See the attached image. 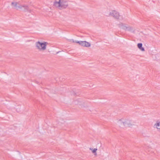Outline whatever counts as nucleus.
I'll return each instance as SVG.
<instances>
[{"mask_svg": "<svg viewBox=\"0 0 160 160\" xmlns=\"http://www.w3.org/2000/svg\"><path fill=\"white\" fill-rule=\"evenodd\" d=\"M48 43L46 42H37L35 43V47L37 49L40 51H43L46 49Z\"/></svg>", "mask_w": 160, "mask_h": 160, "instance_id": "nucleus-3", "label": "nucleus"}, {"mask_svg": "<svg viewBox=\"0 0 160 160\" xmlns=\"http://www.w3.org/2000/svg\"><path fill=\"white\" fill-rule=\"evenodd\" d=\"M106 15L107 16H111L116 19H118L120 16L119 13L115 10L112 11L109 13L106 14Z\"/></svg>", "mask_w": 160, "mask_h": 160, "instance_id": "nucleus-5", "label": "nucleus"}, {"mask_svg": "<svg viewBox=\"0 0 160 160\" xmlns=\"http://www.w3.org/2000/svg\"><path fill=\"white\" fill-rule=\"evenodd\" d=\"M118 26L120 29L126 31L132 32H134L135 31V28L125 23H120L118 24Z\"/></svg>", "mask_w": 160, "mask_h": 160, "instance_id": "nucleus-4", "label": "nucleus"}, {"mask_svg": "<svg viewBox=\"0 0 160 160\" xmlns=\"http://www.w3.org/2000/svg\"><path fill=\"white\" fill-rule=\"evenodd\" d=\"M54 5L60 9L65 8L68 6V2L64 0H59L58 1H55Z\"/></svg>", "mask_w": 160, "mask_h": 160, "instance_id": "nucleus-2", "label": "nucleus"}, {"mask_svg": "<svg viewBox=\"0 0 160 160\" xmlns=\"http://www.w3.org/2000/svg\"><path fill=\"white\" fill-rule=\"evenodd\" d=\"M11 5L12 7L18 10L19 9V3L16 2H12L11 3Z\"/></svg>", "mask_w": 160, "mask_h": 160, "instance_id": "nucleus-7", "label": "nucleus"}, {"mask_svg": "<svg viewBox=\"0 0 160 160\" xmlns=\"http://www.w3.org/2000/svg\"><path fill=\"white\" fill-rule=\"evenodd\" d=\"M75 41H74L73 40H71V42H72L76 43V42H75Z\"/></svg>", "mask_w": 160, "mask_h": 160, "instance_id": "nucleus-11", "label": "nucleus"}, {"mask_svg": "<svg viewBox=\"0 0 160 160\" xmlns=\"http://www.w3.org/2000/svg\"><path fill=\"white\" fill-rule=\"evenodd\" d=\"M90 149L91 150H92V152L93 153H96V151L97 150V148H94V149H92V148H90Z\"/></svg>", "mask_w": 160, "mask_h": 160, "instance_id": "nucleus-10", "label": "nucleus"}, {"mask_svg": "<svg viewBox=\"0 0 160 160\" xmlns=\"http://www.w3.org/2000/svg\"><path fill=\"white\" fill-rule=\"evenodd\" d=\"M75 42L84 47H89L91 46V44L89 42L85 41H75Z\"/></svg>", "mask_w": 160, "mask_h": 160, "instance_id": "nucleus-6", "label": "nucleus"}, {"mask_svg": "<svg viewBox=\"0 0 160 160\" xmlns=\"http://www.w3.org/2000/svg\"><path fill=\"white\" fill-rule=\"evenodd\" d=\"M117 123L119 126L122 128L127 126L130 127L134 124L132 120L126 118H122L119 120Z\"/></svg>", "mask_w": 160, "mask_h": 160, "instance_id": "nucleus-1", "label": "nucleus"}, {"mask_svg": "<svg viewBox=\"0 0 160 160\" xmlns=\"http://www.w3.org/2000/svg\"><path fill=\"white\" fill-rule=\"evenodd\" d=\"M138 48L142 51H145L144 49L142 47V44L141 43H139L138 44Z\"/></svg>", "mask_w": 160, "mask_h": 160, "instance_id": "nucleus-9", "label": "nucleus"}, {"mask_svg": "<svg viewBox=\"0 0 160 160\" xmlns=\"http://www.w3.org/2000/svg\"><path fill=\"white\" fill-rule=\"evenodd\" d=\"M19 9L18 10L27 11H28V8L27 6H23L20 5L19 6Z\"/></svg>", "mask_w": 160, "mask_h": 160, "instance_id": "nucleus-8", "label": "nucleus"}]
</instances>
